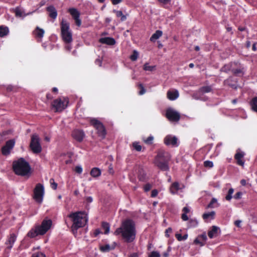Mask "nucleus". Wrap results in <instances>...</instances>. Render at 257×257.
Returning <instances> with one entry per match:
<instances>
[{"mask_svg": "<svg viewBox=\"0 0 257 257\" xmlns=\"http://www.w3.org/2000/svg\"><path fill=\"white\" fill-rule=\"evenodd\" d=\"M68 217L73 221L71 229L74 234L77 233L79 228L83 227L87 222L86 214L84 212H73L68 215Z\"/></svg>", "mask_w": 257, "mask_h": 257, "instance_id": "1", "label": "nucleus"}, {"mask_svg": "<svg viewBox=\"0 0 257 257\" xmlns=\"http://www.w3.org/2000/svg\"><path fill=\"white\" fill-rule=\"evenodd\" d=\"M171 160L170 154L164 150L161 149L155 158V165L161 170L167 171L169 170V162Z\"/></svg>", "mask_w": 257, "mask_h": 257, "instance_id": "2", "label": "nucleus"}, {"mask_svg": "<svg viewBox=\"0 0 257 257\" xmlns=\"http://www.w3.org/2000/svg\"><path fill=\"white\" fill-rule=\"evenodd\" d=\"M52 221L50 219H44L41 225H37L34 228L31 229L27 234V236L34 238L39 235L45 234L51 228Z\"/></svg>", "mask_w": 257, "mask_h": 257, "instance_id": "3", "label": "nucleus"}, {"mask_svg": "<svg viewBox=\"0 0 257 257\" xmlns=\"http://www.w3.org/2000/svg\"><path fill=\"white\" fill-rule=\"evenodd\" d=\"M13 169L16 174L25 176L30 173L31 167L28 162L24 158H21L13 162Z\"/></svg>", "mask_w": 257, "mask_h": 257, "instance_id": "4", "label": "nucleus"}, {"mask_svg": "<svg viewBox=\"0 0 257 257\" xmlns=\"http://www.w3.org/2000/svg\"><path fill=\"white\" fill-rule=\"evenodd\" d=\"M61 33L63 40L66 43L72 41V34L70 30L69 24L63 19L61 23Z\"/></svg>", "mask_w": 257, "mask_h": 257, "instance_id": "5", "label": "nucleus"}, {"mask_svg": "<svg viewBox=\"0 0 257 257\" xmlns=\"http://www.w3.org/2000/svg\"><path fill=\"white\" fill-rule=\"evenodd\" d=\"M114 234L120 235L126 242H128V218L122 222L121 226L115 231Z\"/></svg>", "mask_w": 257, "mask_h": 257, "instance_id": "6", "label": "nucleus"}, {"mask_svg": "<svg viewBox=\"0 0 257 257\" xmlns=\"http://www.w3.org/2000/svg\"><path fill=\"white\" fill-rule=\"evenodd\" d=\"M30 148L34 154H39L42 152L40 139L38 135L35 134L31 136Z\"/></svg>", "mask_w": 257, "mask_h": 257, "instance_id": "7", "label": "nucleus"}, {"mask_svg": "<svg viewBox=\"0 0 257 257\" xmlns=\"http://www.w3.org/2000/svg\"><path fill=\"white\" fill-rule=\"evenodd\" d=\"M44 195V188L42 184H37L34 189L33 198L38 204H41Z\"/></svg>", "mask_w": 257, "mask_h": 257, "instance_id": "8", "label": "nucleus"}, {"mask_svg": "<svg viewBox=\"0 0 257 257\" xmlns=\"http://www.w3.org/2000/svg\"><path fill=\"white\" fill-rule=\"evenodd\" d=\"M68 103V100L66 98H64V100L57 98L53 101L52 106L55 109V112H61L67 107Z\"/></svg>", "mask_w": 257, "mask_h": 257, "instance_id": "9", "label": "nucleus"}, {"mask_svg": "<svg viewBox=\"0 0 257 257\" xmlns=\"http://www.w3.org/2000/svg\"><path fill=\"white\" fill-rule=\"evenodd\" d=\"M90 123L97 130L98 135L104 138L106 133L102 123L95 119H91Z\"/></svg>", "mask_w": 257, "mask_h": 257, "instance_id": "10", "label": "nucleus"}, {"mask_svg": "<svg viewBox=\"0 0 257 257\" xmlns=\"http://www.w3.org/2000/svg\"><path fill=\"white\" fill-rule=\"evenodd\" d=\"M166 117L172 121H178L180 119V113L172 108H168L166 112Z\"/></svg>", "mask_w": 257, "mask_h": 257, "instance_id": "11", "label": "nucleus"}, {"mask_svg": "<svg viewBox=\"0 0 257 257\" xmlns=\"http://www.w3.org/2000/svg\"><path fill=\"white\" fill-rule=\"evenodd\" d=\"M164 143L166 145L172 147H177L179 146L177 138L171 135H167L165 137Z\"/></svg>", "mask_w": 257, "mask_h": 257, "instance_id": "12", "label": "nucleus"}, {"mask_svg": "<svg viewBox=\"0 0 257 257\" xmlns=\"http://www.w3.org/2000/svg\"><path fill=\"white\" fill-rule=\"evenodd\" d=\"M15 144L14 139L10 140L6 142V144L2 148V153L4 156L9 155Z\"/></svg>", "mask_w": 257, "mask_h": 257, "instance_id": "13", "label": "nucleus"}, {"mask_svg": "<svg viewBox=\"0 0 257 257\" xmlns=\"http://www.w3.org/2000/svg\"><path fill=\"white\" fill-rule=\"evenodd\" d=\"M136 234L135 223L134 221L130 219V242L135 239Z\"/></svg>", "mask_w": 257, "mask_h": 257, "instance_id": "14", "label": "nucleus"}, {"mask_svg": "<svg viewBox=\"0 0 257 257\" xmlns=\"http://www.w3.org/2000/svg\"><path fill=\"white\" fill-rule=\"evenodd\" d=\"M72 136L76 141L81 142L83 140L85 135L83 131L76 130L73 131Z\"/></svg>", "mask_w": 257, "mask_h": 257, "instance_id": "15", "label": "nucleus"}, {"mask_svg": "<svg viewBox=\"0 0 257 257\" xmlns=\"http://www.w3.org/2000/svg\"><path fill=\"white\" fill-rule=\"evenodd\" d=\"M17 238V235L15 233H12L10 234L8 240L6 242V244L7 245V249H11L13 245L15 242Z\"/></svg>", "mask_w": 257, "mask_h": 257, "instance_id": "16", "label": "nucleus"}, {"mask_svg": "<svg viewBox=\"0 0 257 257\" xmlns=\"http://www.w3.org/2000/svg\"><path fill=\"white\" fill-rule=\"evenodd\" d=\"M179 92L177 90H169L167 92V98L171 100H174L179 97Z\"/></svg>", "mask_w": 257, "mask_h": 257, "instance_id": "17", "label": "nucleus"}, {"mask_svg": "<svg viewBox=\"0 0 257 257\" xmlns=\"http://www.w3.org/2000/svg\"><path fill=\"white\" fill-rule=\"evenodd\" d=\"M99 41L102 44H105L109 45H113L115 43V40L110 37L101 38L99 39Z\"/></svg>", "mask_w": 257, "mask_h": 257, "instance_id": "18", "label": "nucleus"}, {"mask_svg": "<svg viewBox=\"0 0 257 257\" xmlns=\"http://www.w3.org/2000/svg\"><path fill=\"white\" fill-rule=\"evenodd\" d=\"M181 189L182 188L180 187L179 183L175 182L173 183L170 186V191L172 194H175L177 193L179 190Z\"/></svg>", "mask_w": 257, "mask_h": 257, "instance_id": "19", "label": "nucleus"}, {"mask_svg": "<svg viewBox=\"0 0 257 257\" xmlns=\"http://www.w3.org/2000/svg\"><path fill=\"white\" fill-rule=\"evenodd\" d=\"M219 228L216 226H213L210 230L208 231V235L210 238L215 237L217 235V231Z\"/></svg>", "mask_w": 257, "mask_h": 257, "instance_id": "20", "label": "nucleus"}, {"mask_svg": "<svg viewBox=\"0 0 257 257\" xmlns=\"http://www.w3.org/2000/svg\"><path fill=\"white\" fill-rule=\"evenodd\" d=\"M90 174L94 178L98 177L101 175V170L98 168H93L91 169Z\"/></svg>", "mask_w": 257, "mask_h": 257, "instance_id": "21", "label": "nucleus"}, {"mask_svg": "<svg viewBox=\"0 0 257 257\" xmlns=\"http://www.w3.org/2000/svg\"><path fill=\"white\" fill-rule=\"evenodd\" d=\"M215 212L214 211L204 213L202 215L204 220L213 219L214 218Z\"/></svg>", "mask_w": 257, "mask_h": 257, "instance_id": "22", "label": "nucleus"}, {"mask_svg": "<svg viewBox=\"0 0 257 257\" xmlns=\"http://www.w3.org/2000/svg\"><path fill=\"white\" fill-rule=\"evenodd\" d=\"M11 134L10 130L5 131L0 133V143L8 138V136Z\"/></svg>", "mask_w": 257, "mask_h": 257, "instance_id": "23", "label": "nucleus"}, {"mask_svg": "<svg viewBox=\"0 0 257 257\" xmlns=\"http://www.w3.org/2000/svg\"><path fill=\"white\" fill-rule=\"evenodd\" d=\"M46 10L49 13V16H57V12L53 6H50L48 7Z\"/></svg>", "mask_w": 257, "mask_h": 257, "instance_id": "24", "label": "nucleus"}, {"mask_svg": "<svg viewBox=\"0 0 257 257\" xmlns=\"http://www.w3.org/2000/svg\"><path fill=\"white\" fill-rule=\"evenodd\" d=\"M219 204L217 203V200L215 198H213L208 204L207 208H213L219 206Z\"/></svg>", "mask_w": 257, "mask_h": 257, "instance_id": "25", "label": "nucleus"}, {"mask_svg": "<svg viewBox=\"0 0 257 257\" xmlns=\"http://www.w3.org/2000/svg\"><path fill=\"white\" fill-rule=\"evenodd\" d=\"M162 35V32L160 30H157L156 32L152 35L150 38V40L152 42L156 41L159 39Z\"/></svg>", "mask_w": 257, "mask_h": 257, "instance_id": "26", "label": "nucleus"}, {"mask_svg": "<svg viewBox=\"0 0 257 257\" xmlns=\"http://www.w3.org/2000/svg\"><path fill=\"white\" fill-rule=\"evenodd\" d=\"M9 29L7 27L4 26H0V37H3L7 35L9 33Z\"/></svg>", "mask_w": 257, "mask_h": 257, "instance_id": "27", "label": "nucleus"}, {"mask_svg": "<svg viewBox=\"0 0 257 257\" xmlns=\"http://www.w3.org/2000/svg\"><path fill=\"white\" fill-rule=\"evenodd\" d=\"M115 245L114 244L112 246H110L109 244H105L103 246L100 247V249L103 252H108L110 250H112L115 248Z\"/></svg>", "mask_w": 257, "mask_h": 257, "instance_id": "28", "label": "nucleus"}, {"mask_svg": "<svg viewBox=\"0 0 257 257\" xmlns=\"http://www.w3.org/2000/svg\"><path fill=\"white\" fill-rule=\"evenodd\" d=\"M34 33L36 37L42 38L43 37L44 31L37 27L34 31Z\"/></svg>", "mask_w": 257, "mask_h": 257, "instance_id": "29", "label": "nucleus"}, {"mask_svg": "<svg viewBox=\"0 0 257 257\" xmlns=\"http://www.w3.org/2000/svg\"><path fill=\"white\" fill-rule=\"evenodd\" d=\"M139 56V52L136 50H134L133 51L132 54L130 56V59L132 61H136Z\"/></svg>", "mask_w": 257, "mask_h": 257, "instance_id": "30", "label": "nucleus"}, {"mask_svg": "<svg viewBox=\"0 0 257 257\" xmlns=\"http://www.w3.org/2000/svg\"><path fill=\"white\" fill-rule=\"evenodd\" d=\"M71 16H79L80 13L75 8H70L68 10Z\"/></svg>", "mask_w": 257, "mask_h": 257, "instance_id": "31", "label": "nucleus"}, {"mask_svg": "<svg viewBox=\"0 0 257 257\" xmlns=\"http://www.w3.org/2000/svg\"><path fill=\"white\" fill-rule=\"evenodd\" d=\"M250 104L252 110L257 112V96L252 99Z\"/></svg>", "mask_w": 257, "mask_h": 257, "instance_id": "32", "label": "nucleus"}, {"mask_svg": "<svg viewBox=\"0 0 257 257\" xmlns=\"http://www.w3.org/2000/svg\"><path fill=\"white\" fill-rule=\"evenodd\" d=\"M212 90V88L210 86H203L200 88L199 91L202 93H208Z\"/></svg>", "mask_w": 257, "mask_h": 257, "instance_id": "33", "label": "nucleus"}, {"mask_svg": "<svg viewBox=\"0 0 257 257\" xmlns=\"http://www.w3.org/2000/svg\"><path fill=\"white\" fill-rule=\"evenodd\" d=\"M133 148L138 152L142 151L143 148L141 145H140L139 142H134L133 143Z\"/></svg>", "mask_w": 257, "mask_h": 257, "instance_id": "34", "label": "nucleus"}, {"mask_svg": "<svg viewBox=\"0 0 257 257\" xmlns=\"http://www.w3.org/2000/svg\"><path fill=\"white\" fill-rule=\"evenodd\" d=\"M175 236L178 241L185 240L187 239L188 237V235L187 234L182 236L181 234L176 233L175 234Z\"/></svg>", "mask_w": 257, "mask_h": 257, "instance_id": "35", "label": "nucleus"}, {"mask_svg": "<svg viewBox=\"0 0 257 257\" xmlns=\"http://www.w3.org/2000/svg\"><path fill=\"white\" fill-rule=\"evenodd\" d=\"M102 227L104 229V233L107 234L109 231V225L107 222H102Z\"/></svg>", "mask_w": 257, "mask_h": 257, "instance_id": "36", "label": "nucleus"}, {"mask_svg": "<svg viewBox=\"0 0 257 257\" xmlns=\"http://www.w3.org/2000/svg\"><path fill=\"white\" fill-rule=\"evenodd\" d=\"M155 66H150L149 65L148 63H146L144 65V69L145 71H153L155 70Z\"/></svg>", "mask_w": 257, "mask_h": 257, "instance_id": "37", "label": "nucleus"}, {"mask_svg": "<svg viewBox=\"0 0 257 257\" xmlns=\"http://www.w3.org/2000/svg\"><path fill=\"white\" fill-rule=\"evenodd\" d=\"M233 192H234V190L233 188H230L229 189V190L228 191V194L225 197V199L229 201L231 200V199L232 198V195Z\"/></svg>", "mask_w": 257, "mask_h": 257, "instance_id": "38", "label": "nucleus"}, {"mask_svg": "<svg viewBox=\"0 0 257 257\" xmlns=\"http://www.w3.org/2000/svg\"><path fill=\"white\" fill-rule=\"evenodd\" d=\"M198 221L196 220H190L188 223L189 227H195L198 225Z\"/></svg>", "mask_w": 257, "mask_h": 257, "instance_id": "39", "label": "nucleus"}, {"mask_svg": "<svg viewBox=\"0 0 257 257\" xmlns=\"http://www.w3.org/2000/svg\"><path fill=\"white\" fill-rule=\"evenodd\" d=\"M244 153L238 151L234 156L235 159H242L244 156Z\"/></svg>", "mask_w": 257, "mask_h": 257, "instance_id": "40", "label": "nucleus"}, {"mask_svg": "<svg viewBox=\"0 0 257 257\" xmlns=\"http://www.w3.org/2000/svg\"><path fill=\"white\" fill-rule=\"evenodd\" d=\"M139 88L140 89V90L139 91V94L140 95H143L145 93L146 89L144 88V87L143 86V84H139Z\"/></svg>", "mask_w": 257, "mask_h": 257, "instance_id": "41", "label": "nucleus"}, {"mask_svg": "<svg viewBox=\"0 0 257 257\" xmlns=\"http://www.w3.org/2000/svg\"><path fill=\"white\" fill-rule=\"evenodd\" d=\"M154 140V137L153 136H149L146 139H144V142L149 145H151L153 143V141Z\"/></svg>", "mask_w": 257, "mask_h": 257, "instance_id": "42", "label": "nucleus"}, {"mask_svg": "<svg viewBox=\"0 0 257 257\" xmlns=\"http://www.w3.org/2000/svg\"><path fill=\"white\" fill-rule=\"evenodd\" d=\"M149 257H161V255L158 251H153L149 254Z\"/></svg>", "mask_w": 257, "mask_h": 257, "instance_id": "43", "label": "nucleus"}, {"mask_svg": "<svg viewBox=\"0 0 257 257\" xmlns=\"http://www.w3.org/2000/svg\"><path fill=\"white\" fill-rule=\"evenodd\" d=\"M204 165L205 167L212 168L213 166V163L212 161H206L204 162Z\"/></svg>", "mask_w": 257, "mask_h": 257, "instance_id": "44", "label": "nucleus"}, {"mask_svg": "<svg viewBox=\"0 0 257 257\" xmlns=\"http://www.w3.org/2000/svg\"><path fill=\"white\" fill-rule=\"evenodd\" d=\"M50 182L51 183V187L54 190H56L57 187V184L54 182V180L52 178L50 180Z\"/></svg>", "mask_w": 257, "mask_h": 257, "instance_id": "45", "label": "nucleus"}, {"mask_svg": "<svg viewBox=\"0 0 257 257\" xmlns=\"http://www.w3.org/2000/svg\"><path fill=\"white\" fill-rule=\"evenodd\" d=\"M198 237L203 242L205 243L206 240H207V236L205 233H204L199 235Z\"/></svg>", "mask_w": 257, "mask_h": 257, "instance_id": "46", "label": "nucleus"}, {"mask_svg": "<svg viewBox=\"0 0 257 257\" xmlns=\"http://www.w3.org/2000/svg\"><path fill=\"white\" fill-rule=\"evenodd\" d=\"M194 243L195 244H200V246H202L203 245H204L205 244V243L204 242H203L201 239L199 238V237L198 236V237H197L195 240H194Z\"/></svg>", "mask_w": 257, "mask_h": 257, "instance_id": "47", "label": "nucleus"}, {"mask_svg": "<svg viewBox=\"0 0 257 257\" xmlns=\"http://www.w3.org/2000/svg\"><path fill=\"white\" fill-rule=\"evenodd\" d=\"M152 185L149 183H148L144 186V189L146 192H148L152 188Z\"/></svg>", "mask_w": 257, "mask_h": 257, "instance_id": "48", "label": "nucleus"}, {"mask_svg": "<svg viewBox=\"0 0 257 257\" xmlns=\"http://www.w3.org/2000/svg\"><path fill=\"white\" fill-rule=\"evenodd\" d=\"M32 257H45V255L41 252H39L33 254Z\"/></svg>", "mask_w": 257, "mask_h": 257, "instance_id": "49", "label": "nucleus"}, {"mask_svg": "<svg viewBox=\"0 0 257 257\" xmlns=\"http://www.w3.org/2000/svg\"><path fill=\"white\" fill-rule=\"evenodd\" d=\"M230 70V66L229 65H224L222 68L221 71L227 72Z\"/></svg>", "mask_w": 257, "mask_h": 257, "instance_id": "50", "label": "nucleus"}, {"mask_svg": "<svg viewBox=\"0 0 257 257\" xmlns=\"http://www.w3.org/2000/svg\"><path fill=\"white\" fill-rule=\"evenodd\" d=\"M75 171L78 174H81L82 172V168L80 166H77L75 168Z\"/></svg>", "mask_w": 257, "mask_h": 257, "instance_id": "51", "label": "nucleus"}, {"mask_svg": "<svg viewBox=\"0 0 257 257\" xmlns=\"http://www.w3.org/2000/svg\"><path fill=\"white\" fill-rule=\"evenodd\" d=\"M237 161V164L238 165L243 166L244 164V162L243 160H242V159H235Z\"/></svg>", "mask_w": 257, "mask_h": 257, "instance_id": "52", "label": "nucleus"}, {"mask_svg": "<svg viewBox=\"0 0 257 257\" xmlns=\"http://www.w3.org/2000/svg\"><path fill=\"white\" fill-rule=\"evenodd\" d=\"M79 17H74L75 24L78 26H80L81 23V20L79 19Z\"/></svg>", "mask_w": 257, "mask_h": 257, "instance_id": "53", "label": "nucleus"}, {"mask_svg": "<svg viewBox=\"0 0 257 257\" xmlns=\"http://www.w3.org/2000/svg\"><path fill=\"white\" fill-rule=\"evenodd\" d=\"M16 16H22V13L20 11V10L17 8L15 10Z\"/></svg>", "mask_w": 257, "mask_h": 257, "instance_id": "54", "label": "nucleus"}, {"mask_svg": "<svg viewBox=\"0 0 257 257\" xmlns=\"http://www.w3.org/2000/svg\"><path fill=\"white\" fill-rule=\"evenodd\" d=\"M242 193L240 192H237L234 196V198L236 199H238L241 198Z\"/></svg>", "mask_w": 257, "mask_h": 257, "instance_id": "55", "label": "nucleus"}, {"mask_svg": "<svg viewBox=\"0 0 257 257\" xmlns=\"http://www.w3.org/2000/svg\"><path fill=\"white\" fill-rule=\"evenodd\" d=\"M158 194V191L157 190H156V189L153 190L151 192V197H155L156 196H157Z\"/></svg>", "mask_w": 257, "mask_h": 257, "instance_id": "56", "label": "nucleus"}, {"mask_svg": "<svg viewBox=\"0 0 257 257\" xmlns=\"http://www.w3.org/2000/svg\"><path fill=\"white\" fill-rule=\"evenodd\" d=\"M172 231V229L171 227H169L168 229H167L165 231L166 236L167 237H169V233L171 232Z\"/></svg>", "mask_w": 257, "mask_h": 257, "instance_id": "57", "label": "nucleus"}, {"mask_svg": "<svg viewBox=\"0 0 257 257\" xmlns=\"http://www.w3.org/2000/svg\"><path fill=\"white\" fill-rule=\"evenodd\" d=\"M112 4L114 5H117L122 2V0H110Z\"/></svg>", "mask_w": 257, "mask_h": 257, "instance_id": "58", "label": "nucleus"}, {"mask_svg": "<svg viewBox=\"0 0 257 257\" xmlns=\"http://www.w3.org/2000/svg\"><path fill=\"white\" fill-rule=\"evenodd\" d=\"M160 3L163 4H167L171 2V0H158Z\"/></svg>", "mask_w": 257, "mask_h": 257, "instance_id": "59", "label": "nucleus"}, {"mask_svg": "<svg viewBox=\"0 0 257 257\" xmlns=\"http://www.w3.org/2000/svg\"><path fill=\"white\" fill-rule=\"evenodd\" d=\"M141 253L139 252H134L130 255V257H139Z\"/></svg>", "mask_w": 257, "mask_h": 257, "instance_id": "60", "label": "nucleus"}, {"mask_svg": "<svg viewBox=\"0 0 257 257\" xmlns=\"http://www.w3.org/2000/svg\"><path fill=\"white\" fill-rule=\"evenodd\" d=\"M241 222V221L240 220H236L235 222H234V224L237 226V227H240V223Z\"/></svg>", "mask_w": 257, "mask_h": 257, "instance_id": "61", "label": "nucleus"}, {"mask_svg": "<svg viewBox=\"0 0 257 257\" xmlns=\"http://www.w3.org/2000/svg\"><path fill=\"white\" fill-rule=\"evenodd\" d=\"M108 173L110 174H111V175H112L113 174V173H114V171H113V168H112V167L111 165H110L109 166Z\"/></svg>", "mask_w": 257, "mask_h": 257, "instance_id": "62", "label": "nucleus"}, {"mask_svg": "<svg viewBox=\"0 0 257 257\" xmlns=\"http://www.w3.org/2000/svg\"><path fill=\"white\" fill-rule=\"evenodd\" d=\"M181 217H182V219L184 221H186L188 219V217L187 216L186 214H185V213H183Z\"/></svg>", "mask_w": 257, "mask_h": 257, "instance_id": "63", "label": "nucleus"}, {"mask_svg": "<svg viewBox=\"0 0 257 257\" xmlns=\"http://www.w3.org/2000/svg\"><path fill=\"white\" fill-rule=\"evenodd\" d=\"M169 251H170V247H168V251L163 253V257H168Z\"/></svg>", "mask_w": 257, "mask_h": 257, "instance_id": "64", "label": "nucleus"}]
</instances>
